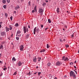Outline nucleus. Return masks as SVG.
Listing matches in <instances>:
<instances>
[{"label":"nucleus","mask_w":79,"mask_h":79,"mask_svg":"<svg viewBox=\"0 0 79 79\" xmlns=\"http://www.w3.org/2000/svg\"><path fill=\"white\" fill-rule=\"evenodd\" d=\"M19 6H16L15 8V10H18V9H19Z\"/></svg>","instance_id":"obj_12"},{"label":"nucleus","mask_w":79,"mask_h":79,"mask_svg":"<svg viewBox=\"0 0 79 79\" xmlns=\"http://www.w3.org/2000/svg\"><path fill=\"white\" fill-rule=\"evenodd\" d=\"M48 0H46L45 1V2H46V3H47V2H48Z\"/></svg>","instance_id":"obj_48"},{"label":"nucleus","mask_w":79,"mask_h":79,"mask_svg":"<svg viewBox=\"0 0 79 79\" xmlns=\"http://www.w3.org/2000/svg\"><path fill=\"white\" fill-rule=\"evenodd\" d=\"M10 19L11 20V21H12V20H13V16H11L10 18Z\"/></svg>","instance_id":"obj_30"},{"label":"nucleus","mask_w":79,"mask_h":79,"mask_svg":"<svg viewBox=\"0 0 79 79\" xmlns=\"http://www.w3.org/2000/svg\"><path fill=\"white\" fill-rule=\"evenodd\" d=\"M3 7L5 9H6V5H4L3 6Z\"/></svg>","instance_id":"obj_24"},{"label":"nucleus","mask_w":79,"mask_h":79,"mask_svg":"<svg viewBox=\"0 0 79 79\" xmlns=\"http://www.w3.org/2000/svg\"><path fill=\"white\" fill-rule=\"evenodd\" d=\"M0 39L1 40H3V37H0Z\"/></svg>","instance_id":"obj_35"},{"label":"nucleus","mask_w":79,"mask_h":79,"mask_svg":"<svg viewBox=\"0 0 79 79\" xmlns=\"http://www.w3.org/2000/svg\"><path fill=\"white\" fill-rule=\"evenodd\" d=\"M16 39L17 40H19V38L18 37H16Z\"/></svg>","instance_id":"obj_27"},{"label":"nucleus","mask_w":79,"mask_h":79,"mask_svg":"<svg viewBox=\"0 0 79 79\" xmlns=\"http://www.w3.org/2000/svg\"><path fill=\"white\" fill-rule=\"evenodd\" d=\"M62 64V62L60 61H57L56 63V66H60Z\"/></svg>","instance_id":"obj_5"},{"label":"nucleus","mask_w":79,"mask_h":79,"mask_svg":"<svg viewBox=\"0 0 79 79\" xmlns=\"http://www.w3.org/2000/svg\"><path fill=\"white\" fill-rule=\"evenodd\" d=\"M43 52H45V50L44 49H43L42 50Z\"/></svg>","instance_id":"obj_40"},{"label":"nucleus","mask_w":79,"mask_h":79,"mask_svg":"<svg viewBox=\"0 0 79 79\" xmlns=\"http://www.w3.org/2000/svg\"><path fill=\"white\" fill-rule=\"evenodd\" d=\"M7 3H9L10 2V0H7Z\"/></svg>","instance_id":"obj_33"},{"label":"nucleus","mask_w":79,"mask_h":79,"mask_svg":"<svg viewBox=\"0 0 79 79\" xmlns=\"http://www.w3.org/2000/svg\"><path fill=\"white\" fill-rule=\"evenodd\" d=\"M2 27V25H0V28H1Z\"/></svg>","instance_id":"obj_55"},{"label":"nucleus","mask_w":79,"mask_h":79,"mask_svg":"<svg viewBox=\"0 0 79 79\" xmlns=\"http://www.w3.org/2000/svg\"><path fill=\"white\" fill-rule=\"evenodd\" d=\"M31 1L28 2V6H31Z\"/></svg>","instance_id":"obj_29"},{"label":"nucleus","mask_w":79,"mask_h":79,"mask_svg":"<svg viewBox=\"0 0 79 79\" xmlns=\"http://www.w3.org/2000/svg\"><path fill=\"white\" fill-rule=\"evenodd\" d=\"M2 2L3 3H6V0H4Z\"/></svg>","instance_id":"obj_26"},{"label":"nucleus","mask_w":79,"mask_h":79,"mask_svg":"<svg viewBox=\"0 0 79 79\" xmlns=\"http://www.w3.org/2000/svg\"><path fill=\"white\" fill-rule=\"evenodd\" d=\"M54 79H57V78H56V77H55Z\"/></svg>","instance_id":"obj_58"},{"label":"nucleus","mask_w":79,"mask_h":79,"mask_svg":"<svg viewBox=\"0 0 79 79\" xmlns=\"http://www.w3.org/2000/svg\"><path fill=\"white\" fill-rule=\"evenodd\" d=\"M18 36L19 37H20V36H21V34H19L18 35Z\"/></svg>","instance_id":"obj_50"},{"label":"nucleus","mask_w":79,"mask_h":79,"mask_svg":"<svg viewBox=\"0 0 79 79\" xmlns=\"http://www.w3.org/2000/svg\"><path fill=\"white\" fill-rule=\"evenodd\" d=\"M28 28H30V26L28 25Z\"/></svg>","instance_id":"obj_54"},{"label":"nucleus","mask_w":79,"mask_h":79,"mask_svg":"<svg viewBox=\"0 0 79 79\" xmlns=\"http://www.w3.org/2000/svg\"><path fill=\"white\" fill-rule=\"evenodd\" d=\"M62 60H64L65 61H68L69 60V59L67 57L64 56L62 57Z\"/></svg>","instance_id":"obj_4"},{"label":"nucleus","mask_w":79,"mask_h":79,"mask_svg":"<svg viewBox=\"0 0 79 79\" xmlns=\"http://www.w3.org/2000/svg\"><path fill=\"white\" fill-rule=\"evenodd\" d=\"M2 63V61L0 60V63Z\"/></svg>","instance_id":"obj_56"},{"label":"nucleus","mask_w":79,"mask_h":79,"mask_svg":"<svg viewBox=\"0 0 79 79\" xmlns=\"http://www.w3.org/2000/svg\"><path fill=\"white\" fill-rule=\"evenodd\" d=\"M3 69L4 71H6V70L7 69V68H6V67L5 68H4Z\"/></svg>","instance_id":"obj_28"},{"label":"nucleus","mask_w":79,"mask_h":79,"mask_svg":"<svg viewBox=\"0 0 79 79\" xmlns=\"http://www.w3.org/2000/svg\"><path fill=\"white\" fill-rule=\"evenodd\" d=\"M13 34H12L11 35V37H13Z\"/></svg>","instance_id":"obj_45"},{"label":"nucleus","mask_w":79,"mask_h":79,"mask_svg":"<svg viewBox=\"0 0 79 79\" xmlns=\"http://www.w3.org/2000/svg\"><path fill=\"white\" fill-rule=\"evenodd\" d=\"M17 74L16 72H15L14 74V75H16Z\"/></svg>","instance_id":"obj_37"},{"label":"nucleus","mask_w":79,"mask_h":79,"mask_svg":"<svg viewBox=\"0 0 79 79\" xmlns=\"http://www.w3.org/2000/svg\"><path fill=\"white\" fill-rule=\"evenodd\" d=\"M60 42H62V40L60 39Z\"/></svg>","instance_id":"obj_53"},{"label":"nucleus","mask_w":79,"mask_h":79,"mask_svg":"<svg viewBox=\"0 0 79 79\" xmlns=\"http://www.w3.org/2000/svg\"><path fill=\"white\" fill-rule=\"evenodd\" d=\"M75 63H76V60H75Z\"/></svg>","instance_id":"obj_59"},{"label":"nucleus","mask_w":79,"mask_h":79,"mask_svg":"<svg viewBox=\"0 0 79 79\" xmlns=\"http://www.w3.org/2000/svg\"><path fill=\"white\" fill-rule=\"evenodd\" d=\"M3 48V46L1 44V46L0 47V49H1V48Z\"/></svg>","instance_id":"obj_19"},{"label":"nucleus","mask_w":79,"mask_h":79,"mask_svg":"<svg viewBox=\"0 0 79 79\" xmlns=\"http://www.w3.org/2000/svg\"><path fill=\"white\" fill-rule=\"evenodd\" d=\"M70 65H73V62H71L70 63Z\"/></svg>","instance_id":"obj_34"},{"label":"nucleus","mask_w":79,"mask_h":79,"mask_svg":"<svg viewBox=\"0 0 79 79\" xmlns=\"http://www.w3.org/2000/svg\"><path fill=\"white\" fill-rule=\"evenodd\" d=\"M23 49H24V46L23 45H21L20 46V51L22 52L23 51Z\"/></svg>","instance_id":"obj_8"},{"label":"nucleus","mask_w":79,"mask_h":79,"mask_svg":"<svg viewBox=\"0 0 79 79\" xmlns=\"http://www.w3.org/2000/svg\"><path fill=\"white\" fill-rule=\"evenodd\" d=\"M74 68H75V70H76V66H74Z\"/></svg>","instance_id":"obj_47"},{"label":"nucleus","mask_w":79,"mask_h":79,"mask_svg":"<svg viewBox=\"0 0 79 79\" xmlns=\"http://www.w3.org/2000/svg\"><path fill=\"white\" fill-rule=\"evenodd\" d=\"M41 72H39V73H38V75L39 76H40V74H41Z\"/></svg>","instance_id":"obj_41"},{"label":"nucleus","mask_w":79,"mask_h":79,"mask_svg":"<svg viewBox=\"0 0 79 79\" xmlns=\"http://www.w3.org/2000/svg\"><path fill=\"white\" fill-rule=\"evenodd\" d=\"M47 65L48 67H49V66H50V65H51V63H48L47 64Z\"/></svg>","instance_id":"obj_16"},{"label":"nucleus","mask_w":79,"mask_h":79,"mask_svg":"<svg viewBox=\"0 0 79 79\" xmlns=\"http://www.w3.org/2000/svg\"><path fill=\"white\" fill-rule=\"evenodd\" d=\"M15 26L16 27H18V26H19V24L18 23H17L15 24Z\"/></svg>","instance_id":"obj_22"},{"label":"nucleus","mask_w":79,"mask_h":79,"mask_svg":"<svg viewBox=\"0 0 79 79\" xmlns=\"http://www.w3.org/2000/svg\"><path fill=\"white\" fill-rule=\"evenodd\" d=\"M33 61L34 63H36L37 62V58L35 57L33 58Z\"/></svg>","instance_id":"obj_9"},{"label":"nucleus","mask_w":79,"mask_h":79,"mask_svg":"<svg viewBox=\"0 0 79 79\" xmlns=\"http://www.w3.org/2000/svg\"><path fill=\"white\" fill-rule=\"evenodd\" d=\"M23 31L24 33H26L28 31V28L26 27H23Z\"/></svg>","instance_id":"obj_3"},{"label":"nucleus","mask_w":79,"mask_h":79,"mask_svg":"<svg viewBox=\"0 0 79 79\" xmlns=\"http://www.w3.org/2000/svg\"><path fill=\"white\" fill-rule=\"evenodd\" d=\"M21 1V2L22 3V2H24V0H20Z\"/></svg>","instance_id":"obj_44"},{"label":"nucleus","mask_w":79,"mask_h":79,"mask_svg":"<svg viewBox=\"0 0 79 79\" xmlns=\"http://www.w3.org/2000/svg\"><path fill=\"white\" fill-rule=\"evenodd\" d=\"M29 76L30 75H31V72H29Z\"/></svg>","instance_id":"obj_49"},{"label":"nucleus","mask_w":79,"mask_h":79,"mask_svg":"<svg viewBox=\"0 0 79 79\" xmlns=\"http://www.w3.org/2000/svg\"><path fill=\"white\" fill-rule=\"evenodd\" d=\"M71 37L72 38H73V37H74V34H73L71 35Z\"/></svg>","instance_id":"obj_39"},{"label":"nucleus","mask_w":79,"mask_h":79,"mask_svg":"<svg viewBox=\"0 0 79 79\" xmlns=\"http://www.w3.org/2000/svg\"><path fill=\"white\" fill-rule=\"evenodd\" d=\"M12 26H13V25H10L9 26V30H11L12 29Z\"/></svg>","instance_id":"obj_13"},{"label":"nucleus","mask_w":79,"mask_h":79,"mask_svg":"<svg viewBox=\"0 0 79 79\" xmlns=\"http://www.w3.org/2000/svg\"><path fill=\"white\" fill-rule=\"evenodd\" d=\"M48 23H51V22H52V21H51V20H50V19H48Z\"/></svg>","instance_id":"obj_20"},{"label":"nucleus","mask_w":79,"mask_h":79,"mask_svg":"<svg viewBox=\"0 0 79 79\" xmlns=\"http://www.w3.org/2000/svg\"><path fill=\"white\" fill-rule=\"evenodd\" d=\"M43 12H44V10L40 8L39 9V13H41V15L43 14Z\"/></svg>","instance_id":"obj_7"},{"label":"nucleus","mask_w":79,"mask_h":79,"mask_svg":"<svg viewBox=\"0 0 79 79\" xmlns=\"http://www.w3.org/2000/svg\"><path fill=\"white\" fill-rule=\"evenodd\" d=\"M2 56V54H0V57Z\"/></svg>","instance_id":"obj_51"},{"label":"nucleus","mask_w":79,"mask_h":79,"mask_svg":"<svg viewBox=\"0 0 79 79\" xmlns=\"http://www.w3.org/2000/svg\"><path fill=\"white\" fill-rule=\"evenodd\" d=\"M5 29L6 32H8L9 31V28L8 27H6Z\"/></svg>","instance_id":"obj_10"},{"label":"nucleus","mask_w":79,"mask_h":79,"mask_svg":"<svg viewBox=\"0 0 79 79\" xmlns=\"http://www.w3.org/2000/svg\"><path fill=\"white\" fill-rule=\"evenodd\" d=\"M0 24H2V22H1L0 23Z\"/></svg>","instance_id":"obj_57"},{"label":"nucleus","mask_w":79,"mask_h":79,"mask_svg":"<svg viewBox=\"0 0 79 79\" xmlns=\"http://www.w3.org/2000/svg\"><path fill=\"white\" fill-rule=\"evenodd\" d=\"M6 66H3V67H6Z\"/></svg>","instance_id":"obj_64"},{"label":"nucleus","mask_w":79,"mask_h":79,"mask_svg":"<svg viewBox=\"0 0 79 79\" xmlns=\"http://www.w3.org/2000/svg\"><path fill=\"white\" fill-rule=\"evenodd\" d=\"M14 13H16V11H14Z\"/></svg>","instance_id":"obj_61"},{"label":"nucleus","mask_w":79,"mask_h":79,"mask_svg":"<svg viewBox=\"0 0 79 79\" xmlns=\"http://www.w3.org/2000/svg\"><path fill=\"white\" fill-rule=\"evenodd\" d=\"M47 48H49V47H50V46L48 44H47Z\"/></svg>","instance_id":"obj_23"},{"label":"nucleus","mask_w":79,"mask_h":79,"mask_svg":"<svg viewBox=\"0 0 79 79\" xmlns=\"http://www.w3.org/2000/svg\"><path fill=\"white\" fill-rule=\"evenodd\" d=\"M78 53H79V49H78V51L77 52Z\"/></svg>","instance_id":"obj_60"},{"label":"nucleus","mask_w":79,"mask_h":79,"mask_svg":"<svg viewBox=\"0 0 79 79\" xmlns=\"http://www.w3.org/2000/svg\"><path fill=\"white\" fill-rule=\"evenodd\" d=\"M4 14L6 17H8V14H7V13H5Z\"/></svg>","instance_id":"obj_25"},{"label":"nucleus","mask_w":79,"mask_h":79,"mask_svg":"<svg viewBox=\"0 0 79 79\" xmlns=\"http://www.w3.org/2000/svg\"><path fill=\"white\" fill-rule=\"evenodd\" d=\"M43 5H44V6H45V5H46V3H43Z\"/></svg>","instance_id":"obj_36"},{"label":"nucleus","mask_w":79,"mask_h":79,"mask_svg":"<svg viewBox=\"0 0 79 79\" xmlns=\"http://www.w3.org/2000/svg\"><path fill=\"white\" fill-rule=\"evenodd\" d=\"M39 29L38 27H35V28L34 29V34H35V32L37 33H39Z\"/></svg>","instance_id":"obj_2"},{"label":"nucleus","mask_w":79,"mask_h":79,"mask_svg":"<svg viewBox=\"0 0 79 79\" xmlns=\"http://www.w3.org/2000/svg\"><path fill=\"white\" fill-rule=\"evenodd\" d=\"M32 13H35V10H32Z\"/></svg>","instance_id":"obj_43"},{"label":"nucleus","mask_w":79,"mask_h":79,"mask_svg":"<svg viewBox=\"0 0 79 79\" xmlns=\"http://www.w3.org/2000/svg\"><path fill=\"white\" fill-rule=\"evenodd\" d=\"M40 52H41V53H42V52H43V51H42V50H41L40 51Z\"/></svg>","instance_id":"obj_52"},{"label":"nucleus","mask_w":79,"mask_h":79,"mask_svg":"<svg viewBox=\"0 0 79 79\" xmlns=\"http://www.w3.org/2000/svg\"><path fill=\"white\" fill-rule=\"evenodd\" d=\"M12 61H16V59H15V57H13V58Z\"/></svg>","instance_id":"obj_18"},{"label":"nucleus","mask_w":79,"mask_h":79,"mask_svg":"<svg viewBox=\"0 0 79 79\" xmlns=\"http://www.w3.org/2000/svg\"><path fill=\"white\" fill-rule=\"evenodd\" d=\"M18 64L19 66H21L22 65V63L20 61L18 62Z\"/></svg>","instance_id":"obj_11"},{"label":"nucleus","mask_w":79,"mask_h":79,"mask_svg":"<svg viewBox=\"0 0 79 79\" xmlns=\"http://www.w3.org/2000/svg\"><path fill=\"white\" fill-rule=\"evenodd\" d=\"M8 39H9V40H10V39L9 38H8Z\"/></svg>","instance_id":"obj_62"},{"label":"nucleus","mask_w":79,"mask_h":79,"mask_svg":"<svg viewBox=\"0 0 79 79\" xmlns=\"http://www.w3.org/2000/svg\"><path fill=\"white\" fill-rule=\"evenodd\" d=\"M56 11L57 13H60V9H59V8H58L56 10Z\"/></svg>","instance_id":"obj_15"},{"label":"nucleus","mask_w":79,"mask_h":79,"mask_svg":"<svg viewBox=\"0 0 79 79\" xmlns=\"http://www.w3.org/2000/svg\"><path fill=\"white\" fill-rule=\"evenodd\" d=\"M36 8H37V6H35V8H34V10H37L36 9Z\"/></svg>","instance_id":"obj_32"},{"label":"nucleus","mask_w":79,"mask_h":79,"mask_svg":"<svg viewBox=\"0 0 79 79\" xmlns=\"http://www.w3.org/2000/svg\"><path fill=\"white\" fill-rule=\"evenodd\" d=\"M49 29L48 27L46 28L45 29V31H47V29Z\"/></svg>","instance_id":"obj_38"},{"label":"nucleus","mask_w":79,"mask_h":79,"mask_svg":"<svg viewBox=\"0 0 79 79\" xmlns=\"http://www.w3.org/2000/svg\"><path fill=\"white\" fill-rule=\"evenodd\" d=\"M35 11L36 12H37V10H35Z\"/></svg>","instance_id":"obj_63"},{"label":"nucleus","mask_w":79,"mask_h":79,"mask_svg":"<svg viewBox=\"0 0 79 79\" xmlns=\"http://www.w3.org/2000/svg\"><path fill=\"white\" fill-rule=\"evenodd\" d=\"M21 33V31L20 30H18L17 32V34H19Z\"/></svg>","instance_id":"obj_14"},{"label":"nucleus","mask_w":79,"mask_h":79,"mask_svg":"<svg viewBox=\"0 0 79 79\" xmlns=\"http://www.w3.org/2000/svg\"><path fill=\"white\" fill-rule=\"evenodd\" d=\"M38 61H40L41 60V57H39L38 58Z\"/></svg>","instance_id":"obj_21"},{"label":"nucleus","mask_w":79,"mask_h":79,"mask_svg":"<svg viewBox=\"0 0 79 79\" xmlns=\"http://www.w3.org/2000/svg\"><path fill=\"white\" fill-rule=\"evenodd\" d=\"M70 77H71V76H72L73 77V79H76V75L75 74V73L73 71H71L70 72Z\"/></svg>","instance_id":"obj_1"},{"label":"nucleus","mask_w":79,"mask_h":79,"mask_svg":"<svg viewBox=\"0 0 79 79\" xmlns=\"http://www.w3.org/2000/svg\"><path fill=\"white\" fill-rule=\"evenodd\" d=\"M65 47H66V48H68V47H69V45L68 44L66 45H65Z\"/></svg>","instance_id":"obj_31"},{"label":"nucleus","mask_w":79,"mask_h":79,"mask_svg":"<svg viewBox=\"0 0 79 79\" xmlns=\"http://www.w3.org/2000/svg\"><path fill=\"white\" fill-rule=\"evenodd\" d=\"M41 28L43 27H44V25H41Z\"/></svg>","instance_id":"obj_42"},{"label":"nucleus","mask_w":79,"mask_h":79,"mask_svg":"<svg viewBox=\"0 0 79 79\" xmlns=\"http://www.w3.org/2000/svg\"><path fill=\"white\" fill-rule=\"evenodd\" d=\"M29 35H30V33H28L26 35V37H27V38H28L29 37Z\"/></svg>","instance_id":"obj_17"},{"label":"nucleus","mask_w":79,"mask_h":79,"mask_svg":"<svg viewBox=\"0 0 79 79\" xmlns=\"http://www.w3.org/2000/svg\"><path fill=\"white\" fill-rule=\"evenodd\" d=\"M1 35L3 37L6 36V33L4 31L1 32Z\"/></svg>","instance_id":"obj_6"},{"label":"nucleus","mask_w":79,"mask_h":79,"mask_svg":"<svg viewBox=\"0 0 79 79\" xmlns=\"http://www.w3.org/2000/svg\"><path fill=\"white\" fill-rule=\"evenodd\" d=\"M74 71L76 73V74H77V72L75 70H74Z\"/></svg>","instance_id":"obj_46"}]
</instances>
